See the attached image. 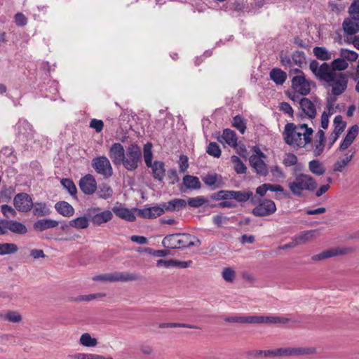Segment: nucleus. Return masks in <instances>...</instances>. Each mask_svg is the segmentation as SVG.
<instances>
[{"instance_id": "obj_1", "label": "nucleus", "mask_w": 359, "mask_h": 359, "mask_svg": "<svg viewBox=\"0 0 359 359\" xmlns=\"http://www.w3.org/2000/svg\"><path fill=\"white\" fill-rule=\"evenodd\" d=\"M317 182L309 175L298 174L292 182L288 183V187L293 195L297 197L304 196V191H314Z\"/></svg>"}, {"instance_id": "obj_2", "label": "nucleus", "mask_w": 359, "mask_h": 359, "mask_svg": "<svg viewBox=\"0 0 359 359\" xmlns=\"http://www.w3.org/2000/svg\"><path fill=\"white\" fill-rule=\"evenodd\" d=\"M142 158L140 147L135 143H132L126 147L121 164L127 170L133 171L142 163Z\"/></svg>"}, {"instance_id": "obj_3", "label": "nucleus", "mask_w": 359, "mask_h": 359, "mask_svg": "<svg viewBox=\"0 0 359 359\" xmlns=\"http://www.w3.org/2000/svg\"><path fill=\"white\" fill-rule=\"evenodd\" d=\"M304 127V125H295L293 123H287L283 133L285 142L296 149L300 148Z\"/></svg>"}, {"instance_id": "obj_4", "label": "nucleus", "mask_w": 359, "mask_h": 359, "mask_svg": "<svg viewBox=\"0 0 359 359\" xmlns=\"http://www.w3.org/2000/svg\"><path fill=\"white\" fill-rule=\"evenodd\" d=\"M317 353V348L313 346H287L274 349V357H301Z\"/></svg>"}, {"instance_id": "obj_5", "label": "nucleus", "mask_w": 359, "mask_h": 359, "mask_svg": "<svg viewBox=\"0 0 359 359\" xmlns=\"http://www.w3.org/2000/svg\"><path fill=\"white\" fill-rule=\"evenodd\" d=\"M140 276L136 273H130L128 271L120 272L114 271L112 273H107L95 276L93 278L94 281L102 282H128L139 280Z\"/></svg>"}, {"instance_id": "obj_6", "label": "nucleus", "mask_w": 359, "mask_h": 359, "mask_svg": "<svg viewBox=\"0 0 359 359\" xmlns=\"http://www.w3.org/2000/svg\"><path fill=\"white\" fill-rule=\"evenodd\" d=\"M191 236L185 233H176L167 236L163 241V245L169 248H184L193 246L194 243L190 239Z\"/></svg>"}, {"instance_id": "obj_7", "label": "nucleus", "mask_w": 359, "mask_h": 359, "mask_svg": "<svg viewBox=\"0 0 359 359\" xmlns=\"http://www.w3.org/2000/svg\"><path fill=\"white\" fill-rule=\"evenodd\" d=\"M309 68L317 79L326 83H331L334 76L337 74L333 72L331 66L327 63L324 62L319 65V62L316 60L311 61Z\"/></svg>"}, {"instance_id": "obj_8", "label": "nucleus", "mask_w": 359, "mask_h": 359, "mask_svg": "<svg viewBox=\"0 0 359 359\" xmlns=\"http://www.w3.org/2000/svg\"><path fill=\"white\" fill-rule=\"evenodd\" d=\"M92 167L97 174L104 178H109L113 175V168L109 160L106 156H102L94 158L92 160Z\"/></svg>"}, {"instance_id": "obj_9", "label": "nucleus", "mask_w": 359, "mask_h": 359, "mask_svg": "<svg viewBox=\"0 0 359 359\" xmlns=\"http://www.w3.org/2000/svg\"><path fill=\"white\" fill-rule=\"evenodd\" d=\"M100 208H90L86 213L91 222L96 226H101L110 221L113 217L111 211L107 210L100 212Z\"/></svg>"}, {"instance_id": "obj_10", "label": "nucleus", "mask_w": 359, "mask_h": 359, "mask_svg": "<svg viewBox=\"0 0 359 359\" xmlns=\"http://www.w3.org/2000/svg\"><path fill=\"white\" fill-rule=\"evenodd\" d=\"M275 203L270 199H260L258 205L252 210V213L256 217H265L273 214L276 211Z\"/></svg>"}, {"instance_id": "obj_11", "label": "nucleus", "mask_w": 359, "mask_h": 359, "mask_svg": "<svg viewBox=\"0 0 359 359\" xmlns=\"http://www.w3.org/2000/svg\"><path fill=\"white\" fill-rule=\"evenodd\" d=\"M354 251L353 248L351 247H343V248H330L327 250H325L323 252H321L319 254L314 255L311 257L312 261H320L323 259H326L330 257H336V256H341V255H345L349 253H351Z\"/></svg>"}, {"instance_id": "obj_12", "label": "nucleus", "mask_w": 359, "mask_h": 359, "mask_svg": "<svg viewBox=\"0 0 359 359\" xmlns=\"http://www.w3.org/2000/svg\"><path fill=\"white\" fill-rule=\"evenodd\" d=\"M312 82L305 79L304 74L297 75L292 79V87L302 95H307L311 91Z\"/></svg>"}, {"instance_id": "obj_13", "label": "nucleus", "mask_w": 359, "mask_h": 359, "mask_svg": "<svg viewBox=\"0 0 359 359\" xmlns=\"http://www.w3.org/2000/svg\"><path fill=\"white\" fill-rule=\"evenodd\" d=\"M13 203L18 211L23 212L31 210L33 207L32 199L26 193L18 194L14 197Z\"/></svg>"}, {"instance_id": "obj_14", "label": "nucleus", "mask_w": 359, "mask_h": 359, "mask_svg": "<svg viewBox=\"0 0 359 359\" xmlns=\"http://www.w3.org/2000/svg\"><path fill=\"white\" fill-rule=\"evenodd\" d=\"M332 93L334 96L341 95L347 88L348 79L343 73H338L334 76L333 81H331Z\"/></svg>"}, {"instance_id": "obj_15", "label": "nucleus", "mask_w": 359, "mask_h": 359, "mask_svg": "<svg viewBox=\"0 0 359 359\" xmlns=\"http://www.w3.org/2000/svg\"><path fill=\"white\" fill-rule=\"evenodd\" d=\"M80 189L86 195H92L97 190V182L95 177L88 174L81 177L79 183Z\"/></svg>"}, {"instance_id": "obj_16", "label": "nucleus", "mask_w": 359, "mask_h": 359, "mask_svg": "<svg viewBox=\"0 0 359 359\" xmlns=\"http://www.w3.org/2000/svg\"><path fill=\"white\" fill-rule=\"evenodd\" d=\"M318 101L317 98H315L313 102L307 97H302L299 100L300 108L304 114L311 120L317 115L315 103H317Z\"/></svg>"}, {"instance_id": "obj_17", "label": "nucleus", "mask_w": 359, "mask_h": 359, "mask_svg": "<svg viewBox=\"0 0 359 359\" xmlns=\"http://www.w3.org/2000/svg\"><path fill=\"white\" fill-rule=\"evenodd\" d=\"M125 153L126 150L123 146L119 142L112 144L109 151V157L116 165L121 164Z\"/></svg>"}, {"instance_id": "obj_18", "label": "nucleus", "mask_w": 359, "mask_h": 359, "mask_svg": "<svg viewBox=\"0 0 359 359\" xmlns=\"http://www.w3.org/2000/svg\"><path fill=\"white\" fill-rule=\"evenodd\" d=\"M0 224L3 225L5 229L12 233L23 235L27 232V228L22 223L11 219H0Z\"/></svg>"}, {"instance_id": "obj_19", "label": "nucleus", "mask_w": 359, "mask_h": 359, "mask_svg": "<svg viewBox=\"0 0 359 359\" xmlns=\"http://www.w3.org/2000/svg\"><path fill=\"white\" fill-rule=\"evenodd\" d=\"M201 187L199 179L193 175H187L183 177V182L180 186V191L186 193L188 189L198 190Z\"/></svg>"}, {"instance_id": "obj_20", "label": "nucleus", "mask_w": 359, "mask_h": 359, "mask_svg": "<svg viewBox=\"0 0 359 359\" xmlns=\"http://www.w3.org/2000/svg\"><path fill=\"white\" fill-rule=\"evenodd\" d=\"M165 212L163 203L158 205L138 210V215L142 218L153 219L162 215Z\"/></svg>"}, {"instance_id": "obj_21", "label": "nucleus", "mask_w": 359, "mask_h": 359, "mask_svg": "<svg viewBox=\"0 0 359 359\" xmlns=\"http://www.w3.org/2000/svg\"><path fill=\"white\" fill-rule=\"evenodd\" d=\"M249 161L251 166L255 170L257 174L262 176H266L268 174L267 165L260 157L256 155H252Z\"/></svg>"}, {"instance_id": "obj_22", "label": "nucleus", "mask_w": 359, "mask_h": 359, "mask_svg": "<svg viewBox=\"0 0 359 359\" xmlns=\"http://www.w3.org/2000/svg\"><path fill=\"white\" fill-rule=\"evenodd\" d=\"M59 222L51 219H39L33 224V228L36 231H43L46 229L57 227Z\"/></svg>"}, {"instance_id": "obj_23", "label": "nucleus", "mask_w": 359, "mask_h": 359, "mask_svg": "<svg viewBox=\"0 0 359 359\" xmlns=\"http://www.w3.org/2000/svg\"><path fill=\"white\" fill-rule=\"evenodd\" d=\"M342 27L344 32L348 35H353L359 32V20L350 18H345Z\"/></svg>"}, {"instance_id": "obj_24", "label": "nucleus", "mask_w": 359, "mask_h": 359, "mask_svg": "<svg viewBox=\"0 0 359 359\" xmlns=\"http://www.w3.org/2000/svg\"><path fill=\"white\" fill-rule=\"evenodd\" d=\"M149 168H151L152 176L154 180L162 182L165 175L164 163L161 161H156Z\"/></svg>"}, {"instance_id": "obj_25", "label": "nucleus", "mask_w": 359, "mask_h": 359, "mask_svg": "<svg viewBox=\"0 0 359 359\" xmlns=\"http://www.w3.org/2000/svg\"><path fill=\"white\" fill-rule=\"evenodd\" d=\"M187 205V201L181 198H175L168 201L167 203H163V206L165 208V212H174L179 211L184 208Z\"/></svg>"}, {"instance_id": "obj_26", "label": "nucleus", "mask_w": 359, "mask_h": 359, "mask_svg": "<svg viewBox=\"0 0 359 359\" xmlns=\"http://www.w3.org/2000/svg\"><path fill=\"white\" fill-rule=\"evenodd\" d=\"M203 182L209 186H215V188H220L224 185L222 176L217 174H208L202 177Z\"/></svg>"}, {"instance_id": "obj_27", "label": "nucleus", "mask_w": 359, "mask_h": 359, "mask_svg": "<svg viewBox=\"0 0 359 359\" xmlns=\"http://www.w3.org/2000/svg\"><path fill=\"white\" fill-rule=\"evenodd\" d=\"M55 208L58 213L64 217H71L74 213V208L66 201H59L56 203Z\"/></svg>"}, {"instance_id": "obj_28", "label": "nucleus", "mask_w": 359, "mask_h": 359, "mask_svg": "<svg viewBox=\"0 0 359 359\" xmlns=\"http://www.w3.org/2000/svg\"><path fill=\"white\" fill-rule=\"evenodd\" d=\"M112 210L117 217L121 219H126L128 222H133L135 220V216L132 211L128 208L114 207Z\"/></svg>"}, {"instance_id": "obj_29", "label": "nucleus", "mask_w": 359, "mask_h": 359, "mask_svg": "<svg viewBox=\"0 0 359 359\" xmlns=\"http://www.w3.org/2000/svg\"><path fill=\"white\" fill-rule=\"evenodd\" d=\"M270 78L276 84L282 85L287 79V74L280 69L273 68L270 72Z\"/></svg>"}, {"instance_id": "obj_30", "label": "nucleus", "mask_w": 359, "mask_h": 359, "mask_svg": "<svg viewBox=\"0 0 359 359\" xmlns=\"http://www.w3.org/2000/svg\"><path fill=\"white\" fill-rule=\"evenodd\" d=\"M316 233H317V230L304 231L294 238L297 245L304 244L311 240Z\"/></svg>"}, {"instance_id": "obj_31", "label": "nucleus", "mask_w": 359, "mask_h": 359, "mask_svg": "<svg viewBox=\"0 0 359 359\" xmlns=\"http://www.w3.org/2000/svg\"><path fill=\"white\" fill-rule=\"evenodd\" d=\"M334 141H336L338 139L339 135L344 130L346 123V122L343 121L342 116L338 115L335 116L334 119Z\"/></svg>"}, {"instance_id": "obj_32", "label": "nucleus", "mask_w": 359, "mask_h": 359, "mask_svg": "<svg viewBox=\"0 0 359 359\" xmlns=\"http://www.w3.org/2000/svg\"><path fill=\"white\" fill-rule=\"evenodd\" d=\"M313 53L317 59L320 60H329L332 58V53L322 46H316L313 49Z\"/></svg>"}, {"instance_id": "obj_33", "label": "nucleus", "mask_w": 359, "mask_h": 359, "mask_svg": "<svg viewBox=\"0 0 359 359\" xmlns=\"http://www.w3.org/2000/svg\"><path fill=\"white\" fill-rule=\"evenodd\" d=\"M222 137L225 142L232 147L237 146V136L234 131L230 129H225L223 131Z\"/></svg>"}, {"instance_id": "obj_34", "label": "nucleus", "mask_w": 359, "mask_h": 359, "mask_svg": "<svg viewBox=\"0 0 359 359\" xmlns=\"http://www.w3.org/2000/svg\"><path fill=\"white\" fill-rule=\"evenodd\" d=\"M309 170L317 175H323L325 172V168L318 160H312L309 163Z\"/></svg>"}, {"instance_id": "obj_35", "label": "nucleus", "mask_w": 359, "mask_h": 359, "mask_svg": "<svg viewBox=\"0 0 359 359\" xmlns=\"http://www.w3.org/2000/svg\"><path fill=\"white\" fill-rule=\"evenodd\" d=\"M33 214L36 217H44L50 214V211L43 203H38L33 205Z\"/></svg>"}, {"instance_id": "obj_36", "label": "nucleus", "mask_w": 359, "mask_h": 359, "mask_svg": "<svg viewBox=\"0 0 359 359\" xmlns=\"http://www.w3.org/2000/svg\"><path fill=\"white\" fill-rule=\"evenodd\" d=\"M97 194L100 198L107 199L112 196L113 189L109 184L103 183L98 186Z\"/></svg>"}, {"instance_id": "obj_37", "label": "nucleus", "mask_w": 359, "mask_h": 359, "mask_svg": "<svg viewBox=\"0 0 359 359\" xmlns=\"http://www.w3.org/2000/svg\"><path fill=\"white\" fill-rule=\"evenodd\" d=\"M79 343L86 347H95L97 344V340L93 338L89 333L83 334L79 339Z\"/></svg>"}, {"instance_id": "obj_38", "label": "nucleus", "mask_w": 359, "mask_h": 359, "mask_svg": "<svg viewBox=\"0 0 359 359\" xmlns=\"http://www.w3.org/2000/svg\"><path fill=\"white\" fill-rule=\"evenodd\" d=\"M69 225L77 229H86L89 225V221L86 217H80L71 220Z\"/></svg>"}, {"instance_id": "obj_39", "label": "nucleus", "mask_w": 359, "mask_h": 359, "mask_svg": "<svg viewBox=\"0 0 359 359\" xmlns=\"http://www.w3.org/2000/svg\"><path fill=\"white\" fill-rule=\"evenodd\" d=\"M353 154L351 155L346 154V157L342 159H339L334 163L333 165V170L335 172H341L344 168L348 165V163L352 160Z\"/></svg>"}, {"instance_id": "obj_40", "label": "nucleus", "mask_w": 359, "mask_h": 359, "mask_svg": "<svg viewBox=\"0 0 359 359\" xmlns=\"http://www.w3.org/2000/svg\"><path fill=\"white\" fill-rule=\"evenodd\" d=\"M1 316L3 320L13 323H18L22 321V316L18 311H8Z\"/></svg>"}, {"instance_id": "obj_41", "label": "nucleus", "mask_w": 359, "mask_h": 359, "mask_svg": "<svg viewBox=\"0 0 359 359\" xmlns=\"http://www.w3.org/2000/svg\"><path fill=\"white\" fill-rule=\"evenodd\" d=\"M18 248L15 243H0V255L15 253Z\"/></svg>"}, {"instance_id": "obj_42", "label": "nucleus", "mask_w": 359, "mask_h": 359, "mask_svg": "<svg viewBox=\"0 0 359 359\" xmlns=\"http://www.w3.org/2000/svg\"><path fill=\"white\" fill-rule=\"evenodd\" d=\"M232 126L240 131L241 134H244L246 130L245 120L240 115H236L233 118Z\"/></svg>"}, {"instance_id": "obj_43", "label": "nucleus", "mask_w": 359, "mask_h": 359, "mask_svg": "<svg viewBox=\"0 0 359 359\" xmlns=\"http://www.w3.org/2000/svg\"><path fill=\"white\" fill-rule=\"evenodd\" d=\"M61 184L62 187L67 190L69 194L72 196H75L77 193V189L76 185L74 184V182L68 178H63L61 180Z\"/></svg>"}, {"instance_id": "obj_44", "label": "nucleus", "mask_w": 359, "mask_h": 359, "mask_svg": "<svg viewBox=\"0 0 359 359\" xmlns=\"http://www.w3.org/2000/svg\"><path fill=\"white\" fill-rule=\"evenodd\" d=\"M252 195L253 193L251 191H233V198L238 202H246Z\"/></svg>"}, {"instance_id": "obj_45", "label": "nucleus", "mask_w": 359, "mask_h": 359, "mask_svg": "<svg viewBox=\"0 0 359 359\" xmlns=\"http://www.w3.org/2000/svg\"><path fill=\"white\" fill-rule=\"evenodd\" d=\"M339 55L345 61L353 62L355 61L358 55L356 52L353 50H350L345 48H341L339 51Z\"/></svg>"}, {"instance_id": "obj_46", "label": "nucleus", "mask_w": 359, "mask_h": 359, "mask_svg": "<svg viewBox=\"0 0 359 359\" xmlns=\"http://www.w3.org/2000/svg\"><path fill=\"white\" fill-rule=\"evenodd\" d=\"M208 202V200L203 196H197L195 198H189L187 205L191 208H198Z\"/></svg>"}, {"instance_id": "obj_47", "label": "nucleus", "mask_w": 359, "mask_h": 359, "mask_svg": "<svg viewBox=\"0 0 359 359\" xmlns=\"http://www.w3.org/2000/svg\"><path fill=\"white\" fill-rule=\"evenodd\" d=\"M151 144L147 143L144 146L143 153H144V159L147 167L151 166L152 163V158L153 154L151 151Z\"/></svg>"}, {"instance_id": "obj_48", "label": "nucleus", "mask_w": 359, "mask_h": 359, "mask_svg": "<svg viewBox=\"0 0 359 359\" xmlns=\"http://www.w3.org/2000/svg\"><path fill=\"white\" fill-rule=\"evenodd\" d=\"M331 67L334 71L338 70V71H342L347 69L348 64L345 60H344L341 57L339 58L334 60L331 63Z\"/></svg>"}, {"instance_id": "obj_49", "label": "nucleus", "mask_w": 359, "mask_h": 359, "mask_svg": "<svg viewBox=\"0 0 359 359\" xmlns=\"http://www.w3.org/2000/svg\"><path fill=\"white\" fill-rule=\"evenodd\" d=\"M231 158L232 163L234 164V168L237 173L243 174L246 172L247 168L239 157L232 156Z\"/></svg>"}, {"instance_id": "obj_50", "label": "nucleus", "mask_w": 359, "mask_h": 359, "mask_svg": "<svg viewBox=\"0 0 359 359\" xmlns=\"http://www.w3.org/2000/svg\"><path fill=\"white\" fill-rule=\"evenodd\" d=\"M106 296L105 293L103 292H99V293H95V294H86V295H80L75 299H74V302H89L93 299H95L97 298H102Z\"/></svg>"}, {"instance_id": "obj_51", "label": "nucleus", "mask_w": 359, "mask_h": 359, "mask_svg": "<svg viewBox=\"0 0 359 359\" xmlns=\"http://www.w3.org/2000/svg\"><path fill=\"white\" fill-rule=\"evenodd\" d=\"M348 13L351 18L359 20V0H354L348 8Z\"/></svg>"}, {"instance_id": "obj_52", "label": "nucleus", "mask_w": 359, "mask_h": 359, "mask_svg": "<svg viewBox=\"0 0 359 359\" xmlns=\"http://www.w3.org/2000/svg\"><path fill=\"white\" fill-rule=\"evenodd\" d=\"M206 152L215 158H219L221 156V149L216 142H210L206 149Z\"/></svg>"}, {"instance_id": "obj_53", "label": "nucleus", "mask_w": 359, "mask_h": 359, "mask_svg": "<svg viewBox=\"0 0 359 359\" xmlns=\"http://www.w3.org/2000/svg\"><path fill=\"white\" fill-rule=\"evenodd\" d=\"M160 328H168V327H187L190 329H198V327L186 324V323H162L159 324Z\"/></svg>"}, {"instance_id": "obj_54", "label": "nucleus", "mask_w": 359, "mask_h": 359, "mask_svg": "<svg viewBox=\"0 0 359 359\" xmlns=\"http://www.w3.org/2000/svg\"><path fill=\"white\" fill-rule=\"evenodd\" d=\"M250 355L254 358L274 357V349L271 350H255L250 353Z\"/></svg>"}, {"instance_id": "obj_55", "label": "nucleus", "mask_w": 359, "mask_h": 359, "mask_svg": "<svg viewBox=\"0 0 359 359\" xmlns=\"http://www.w3.org/2000/svg\"><path fill=\"white\" fill-rule=\"evenodd\" d=\"M305 54L303 51H295L292 55V63L295 64L296 65L299 66V67H302V64L305 62Z\"/></svg>"}, {"instance_id": "obj_56", "label": "nucleus", "mask_w": 359, "mask_h": 359, "mask_svg": "<svg viewBox=\"0 0 359 359\" xmlns=\"http://www.w3.org/2000/svg\"><path fill=\"white\" fill-rule=\"evenodd\" d=\"M290 322V319L285 317L264 316V323L285 324Z\"/></svg>"}, {"instance_id": "obj_57", "label": "nucleus", "mask_w": 359, "mask_h": 359, "mask_svg": "<svg viewBox=\"0 0 359 359\" xmlns=\"http://www.w3.org/2000/svg\"><path fill=\"white\" fill-rule=\"evenodd\" d=\"M244 323L262 324L264 323V316H243Z\"/></svg>"}, {"instance_id": "obj_58", "label": "nucleus", "mask_w": 359, "mask_h": 359, "mask_svg": "<svg viewBox=\"0 0 359 359\" xmlns=\"http://www.w3.org/2000/svg\"><path fill=\"white\" fill-rule=\"evenodd\" d=\"M222 278L226 281L231 283L236 277V272L231 268H224L222 271Z\"/></svg>"}, {"instance_id": "obj_59", "label": "nucleus", "mask_w": 359, "mask_h": 359, "mask_svg": "<svg viewBox=\"0 0 359 359\" xmlns=\"http://www.w3.org/2000/svg\"><path fill=\"white\" fill-rule=\"evenodd\" d=\"M358 131H359V127L358 125L352 126L348 129V131L345 138L353 143L355 138L358 135Z\"/></svg>"}, {"instance_id": "obj_60", "label": "nucleus", "mask_w": 359, "mask_h": 359, "mask_svg": "<svg viewBox=\"0 0 359 359\" xmlns=\"http://www.w3.org/2000/svg\"><path fill=\"white\" fill-rule=\"evenodd\" d=\"M1 210L3 215L7 218H9L11 217H16V211L12 207L8 205H2L1 207Z\"/></svg>"}, {"instance_id": "obj_61", "label": "nucleus", "mask_w": 359, "mask_h": 359, "mask_svg": "<svg viewBox=\"0 0 359 359\" xmlns=\"http://www.w3.org/2000/svg\"><path fill=\"white\" fill-rule=\"evenodd\" d=\"M325 142H321L320 140H316L314 144V149H313V155L314 156L317 157L319 156L324 150L325 147Z\"/></svg>"}, {"instance_id": "obj_62", "label": "nucleus", "mask_w": 359, "mask_h": 359, "mask_svg": "<svg viewBox=\"0 0 359 359\" xmlns=\"http://www.w3.org/2000/svg\"><path fill=\"white\" fill-rule=\"evenodd\" d=\"M297 163V157L293 154H287L283 160L285 166H292Z\"/></svg>"}, {"instance_id": "obj_63", "label": "nucleus", "mask_w": 359, "mask_h": 359, "mask_svg": "<svg viewBox=\"0 0 359 359\" xmlns=\"http://www.w3.org/2000/svg\"><path fill=\"white\" fill-rule=\"evenodd\" d=\"M90 127L94 128L97 133H100L103 129L104 123L102 121L94 118L91 120Z\"/></svg>"}, {"instance_id": "obj_64", "label": "nucleus", "mask_w": 359, "mask_h": 359, "mask_svg": "<svg viewBox=\"0 0 359 359\" xmlns=\"http://www.w3.org/2000/svg\"><path fill=\"white\" fill-rule=\"evenodd\" d=\"M14 19L15 24L20 27L25 26L27 22V18L21 13L15 14Z\"/></svg>"}]
</instances>
